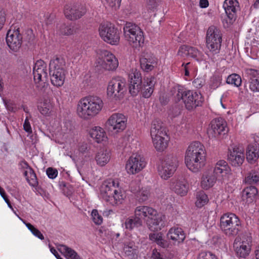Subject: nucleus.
<instances>
[{
    "instance_id": "f257e3e1",
    "label": "nucleus",
    "mask_w": 259,
    "mask_h": 259,
    "mask_svg": "<svg viewBox=\"0 0 259 259\" xmlns=\"http://www.w3.org/2000/svg\"><path fill=\"white\" fill-rule=\"evenodd\" d=\"M230 175V168L227 162L224 160H219L213 169H209L203 174L201 186L203 189L208 190L214 185L217 180H228Z\"/></svg>"
},
{
    "instance_id": "f03ea898",
    "label": "nucleus",
    "mask_w": 259,
    "mask_h": 259,
    "mask_svg": "<svg viewBox=\"0 0 259 259\" xmlns=\"http://www.w3.org/2000/svg\"><path fill=\"white\" fill-rule=\"evenodd\" d=\"M205 157L204 146L199 142H193L186 150L185 158L186 164L192 171L198 172L204 166Z\"/></svg>"
},
{
    "instance_id": "7ed1b4c3",
    "label": "nucleus",
    "mask_w": 259,
    "mask_h": 259,
    "mask_svg": "<svg viewBox=\"0 0 259 259\" xmlns=\"http://www.w3.org/2000/svg\"><path fill=\"white\" fill-rule=\"evenodd\" d=\"M134 214L135 217L142 221V220L146 221L149 228L151 231L160 230L164 226L165 216L158 213L155 209L150 206H138L135 208Z\"/></svg>"
},
{
    "instance_id": "20e7f679",
    "label": "nucleus",
    "mask_w": 259,
    "mask_h": 259,
    "mask_svg": "<svg viewBox=\"0 0 259 259\" xmlns=\"http://www.w3.org/2000/svg\"><path fill=\"white\" fill-rule=\"evenodd\" d=\"M103 107L102 99L97 97L90 96L80 99L77 105V115L85 119H91L96 116Z\"/></svg>"
},
{
    "instance_id": "39448f33",
    "label": "nucleus",
    "mask_w": 259,
    "mask_h": 259,
    "mask_svg": "<svg viewBox=\"0 0 259 259\" xmlns=\"http://www.w3.org/2000/svg\"><path fill=\"white\" fill-rule=\"evenodd\" d=\"M170 93L176 101L182 100L188 110H192L197 107L201 106L203 102V98L200 93L186 90L179 85L174 87L170 90Z\"/></svg>"
},
{
    "instance_id": "423d86ee",
    "label": "nucleus",
    "mask_w": 259,
    "mask_h": 259,
    "mask_svg": "<svg viewBox=\"0 0 259 259\" xmlns=\"http://www.w3.org/2000/svg\"><path fill=\"white\" fill-rule=\"evenodd\" d=\"M118 186V181L112 179L104 181L101 186V197L112 205L121 204L124 199V195Z\"/></svg>"
},
{
    "instance_id": "0eeeda50",
    "label": "nucleus",
    "mask_w": 259,
    "mask_h": 259,
    "mask_svg": "<svg viewBox=\"0 0 259 259\" xmlns=\"http://www.w3.org/2000/svg\"><path fill=\"white\" fill-rule=\"evenodd\" d=\"M49 66L52 84L57 87H61L67 73L65 60L62 57H56L51 60Z\"/></svg>"
},
{
    "instance_id": "6e6552de",
    "label": "nucleus",
    "mask_w": 259,
    "mask_h": 259,
    "mask_svg": "<svg viewBox=\"0 0 259 259\" xmlns=\"http://www.w3.org/2000/svg\"><path fill=\"white\" fill-rule=\"evenodd\" d=\"M33 78L39 94H48L50 91L48 84L47 65L42 60H37L33 67Z\"/></svg>"
},
{
    "instance_id": "1a4fd4ad",
    "label": "nucleus",
    "mask_w": 259,
    "mask_h": 259,
    "mask_svg": "<svg viewBox=\"0 0 259 259\" xmlns=\"http://www.w3.org/2000/svg\"><path fill=\"white\" fill-rule=\"evenodd\" d=\"M220 228L228 236L236 235L240 230V222L234 213H225L220 218Z\"/></svg>"
},
{
    "instance_id": "9d476101",
    "label": "nucleus",
    "mask_w": 259,
    "mask_h": 259,
    "mask_svg": "<svg viewBox=\"0 0 259 259\" xmlns=\"http://www.w3.org/2000/svg\"><path fill=\"white\" fill-rule=\"evenodd\" d=\"M123 32L125 39L133 47L137 48L144 43L143 32L135 24L126 23L123 27Z\"/></svg>"
},
{
    "instance_id": "9b49d317",
    "label": "nucleus",
    "mask_w": 259,
    "mask_h": 259,
    "mask_svg": "<svg viewBox=\"0 0 259 259\" xmlns=\"http://www.w3.org/2000/svg\"><path fill=\"white\" fill-rule=\"evenodd\" d=\"M126 82L121 76L113 77L109 82L107 87V95L115 100L122 99L126 91Z\"/></svg>"
},
{
    "instance_id": "f8f14e48",
    "label": "nucleus",
    "mask_w": 259,
    "mask_h": 259,
    "mask_svg": "<svg viewBox=\"0 0 259 259\" xmlns=\"http://www.w3.org/2000/svg\"><path fill=\"white\" fill-rule=\"evenodd\" d=\"M206 46L213 54L219 53L222 42V34L219 28L211 26L208 29L206 34Z\"/></svg>"
},
{
    "instance_id": "ddd939ff",
    "label": "nucleus",
    "mask_w": 259,
    "mask_h": 259,
    "mask_svg": "<svg viewBox=\"0 0 259 259\" xmlns=\"http://www.w3.org/2000/svg\"><path fill=\"white\" fill-rule=\"evenodd\" d=\"M99 33L102 39L112 45H117L119 41L118 30L110 23H102L99 27Z\"/></svg>"
},
{
    "instance_id": "4468645a",
    "label": "nucleus",
    "mask_w": 259,
    "mask_h": 259,
    "mask_svg": "<svg viewBox=\"0 0 259 259\" xmlns=\"http://www.w3.org/2000/svg\"><path fill=\"white\" fill-rule=\"evenodd\" d=\"M178 161L172 156H168L161 162L159 166L158 171L161 177L167 180L172 176L176 170Z\"/></svg>"
},
{
    "instance_id": "2eb2a0df",
    "label": "nucleus",
    "mask_w": 259,
    "mask_h": 259,
    "mask_svg": "<svg viewBox=\"0 0 259 259\" xmlns=\"http://www.w3.org/2000/svg\"><path fill=\"white\" fill-rule=\"evenodd\" d=\"M127 118L121 113H114L106 122L108 130L114 133L123 131L126 127Z\"/></svg>"
},
{
    "instance_id": "dca6fc26",
    "label": "nucleus",
    "mask_w": 259,
    "mask_h": 259,
    "mask_svg": "<svg viewBox=\"0 0 259 259\" xmlns=\"http://www.w3.org/2000/svg\"><path fill=\"white\" fill-rule=\"evenodd\" d=\"M118 66V61L115 56L107 51L102 52L101 57L97 61V66L106 70H114Z\"/></svg>"
},
{
    "instance_id": "f3484780",
    "label": "nucleus",
    "mask_w": 259,
    "mask_h": 259,
    "mask_svg": "<svg viewBox=\"0 0 259 259\" xmlns=\"http://www.w3.org/2000/svg\"><path fill=\"white\" fill-rule=\"evenodd\" d=\"M145 166L144 157L139 154H134L127 161L125 169L128 174L134 175L141 171Z\"/></svg>"
},
{
    "instance_id": "a211bd4d",
    "label": "nucleus",
    "mask_w": 259,
    "mask_h": 259,
    "mask_svg": "<svg viewBox=\"0 0 259 259\" xmlns=\"http://www.w3.org/2000/svg\"><path fill=\"white\" fill-rule=\"evenodd\" d=\"M227 132V123L222 118L212 120L207 129V134L210 138H219Z\"/></svg>"
},
{
    "instance_id": "6ab92c4d",
    "label": "nucleus",
    "mask_w": 259,
    "mask_h": 259,
    "mask_svg": "<svg viewBox=\"0 0 259 259\" xmlns=\"http://www.w3.org/2000/svg\"><path fill=\"white\" fill-rule=\"evenodd\" d=\"M6 42L9 48L14 52H18L21 47L22 36L19 28L10 29L7 34Z\"/></svg>"
},
{
    "instance_id": "aec40b11",
    "label": "nucleus",
    "mask_w": 259,
    "mask_h": 259,
    "mask_svg": "<svg viewBox=\"0 0 259 259\" xmlns=\"http://www.w3.org/2000/svg\"><path fill=\"white\" fill-rule=\"evenodd\" d=\"M251 239L242 240L241 238H235L233 247L236 255L240 257L245 258L250 253L251 250Z\"/></svg>"
},
{
    "instance_id": "412c9836",
    "label": "nucleus",
    "mask_w": 259,
    "mask_h": 259,
    "mask_svg": "<svg viewBox=\"0 0 259 259\" xmlns=\"http://www.w3.org/2000/svg\"><path fill=\"white\" fill-rule=\"evenodd\" d=\"M85 13L86 10L83 6L77 5H66L64 9L65 16L70 20L78 19L83 16Z\"/></svg>"
},
{
    "instance_id": "4be33fe9",
    "label": "nucleus",
    "mask_w": 259,
    "mask_h": 259,
    "mask_svg": "<svg viewBox=\"0 0 259 259\" xmlns=\"http://www.w3.org/2000/svg\"><path fill=\"white\" fill-rule=\"evenodd\" d=\"M130 78L129 92L133 96H135L142 89L141 74L137 70H133L130 74Z\"/></svg>"
},
{
    "instance_id": "5701e85b",
    "label": "nucleus",
    "mask_w": 259,
    "mask_h": 259,
    "mask_svg": "<svg viewBox=\"0 0 259 259\" xmlns=\"http://www.w3.org/2000/svg\"><path fill=\"white\" fill-rule=\"evenodd\" d=\"M228 160L233 166H239L244 160L243 149L239 147H235L230 150L228 155Z\"/></svg>"
},
{
    "instance_id": "b1692460",
    "label": "nucleus",
    "mask_w": 259,
    "mask_h": 259,
    "mask_svg": "<svg viewBox=\"0 0 259 259\" xmlns=\"http://www.w3.org/2000/svg\"><path fill=\"white\" fill-rule=\"evenodd\" d=\"M223 8L229 19V23L231 24L236 19L237 11L239 10V3L237 0H225Z\"/></svg>"
},
{
    "instance_id": "393cba45",
    "label": "nucleus",
    "mask_w": 259,
    "mask_h": 259,
    "mask_svg": "<svg viewBox=\"0 0 259 259\" xmlns=\"http://www.w3.org/2000/svg\"><path fill=\"white\" fill-rule=\"evenodd\" d=\"M249 83V89L253 92H259V70L247 68L245 70Z\"/></svg>"
},
{
    "instance_id": "a878e982",
    "label": "nucleus",
    "mask_w": 259,
    "mask_h": 259,
    "mask_svg": "<svg viewBox=\"0 0 259 259\" xmlns=\"http://www.w3.org/2000/svg\"><path fill=\"white\" fill-rule=\"evenodd\" d=\"M170 187L176 193L181 196H184L187 193L188 185L186 181L183 178L172 179Z\"/></svg>"
},
{
    "instance_id": "bb28decb",
    "label": "nucleus",
    "mask_w": 259,
    "mask_h": 259,
    "mask_svg": "<svg viewBox=\"0 0 259 259\" xmlns=\"http://www.w3.org/2000/svg\"><path fill=\"white\" fill-rule=\"evenodd\" d=\"M178 55L182 57H190L198 60L201 57V53L196 48L189 46H181L178 52Z\"/></svg>"
},
{
    "instance_id": "cd10ccee",
    "label": "nucleus",
    "mask_w": 259,
    "mask_h": 259,
    "mask_svg": "<svg viewBox=\"0 0 259 259\" xmlns=\"http://www.w3.org/2000/svg\"><path fill=\"white\" fill-rule=\"evenodd\" d=\"M167 131L162 122L158 119H154L152 123L150 129L151 138L159 136H166Z\"/></svg>"
},
{
    "instance_id": "c85d7f7f",
    "label": "nucleus",
    "mask_w": 259,
    "mask_h": 259,
    "mask_svg": "<svg viewBox=\"0 0 259 259\" xmlns=\"http://www.w3.org/2000/svg\"><path fill=\"white\" fill-rule=\"evenodd\" d=\"M110 157V150L107 148H103L100 149L97 153L95 159L97 164L103 166L109 161Z\"/></svg>"
},
{
    "instance_id": "c756f323",
    "label": "nucleus",
    "mask_w": 259,
    "mask_h": 259,
    "mask_svg": "<svg viewBox=\"0 0 259 259\" xmlns=\"http://www.w3.org/2000/svg\"><path fill=\"white\" fill-rule=\"evenodd\" d=\"M167 237L178 243L183 242L185 234L181 228H171L167 233Z\"/></svg>"
},
{
    "instance_id": "7c9ffc66",
    "label": "nucleus",
    "mask_w": 259,
    "mask_h": 259,
    "mask_svg": "<svg viewBox=\"0 0 259 259\" xmlns=\"http://www.w3.org/2000/svg\"><path fill=\"white\" fill-rule=\"evenodd\" d=\"M155 149L159 151H162L167 146L168 138L167 136H159L151 138Z\"/></svg>"
},
{
    "instance_id": "2f4dec72",
    "label": "nucleus",
    "mask_w": 259,
    "mask_h": 259,
    "mask_svg": "<svg viewBox=\"0 0 259 259\" xmlns=\"http://www.w3.org/2000/svg\"><path fill=\"white\" fill-rule=\"evenodd\" d=\"M145 82L146 83V84H142V88H144L143 96L144 97L147 98H149L152 95L156 81L154 77L151 76L147 77Z\"/></svg>"
},
{
    "instance_id": "473e14b6",
    "label": "nucleus",
    "mask_w": 259,
    "mask_h": 259,
    "mask_svg": "<svg viewBox=\"0 0 259 259\" xmlns=\"http://www.w3.org/2000/svg\"><path fill=\"white\" fill-rule=\"evenodd\" d=\"M259 147L257 144L250 145L246 150V158L250 163L255 161L258 158Z\"/></svg>"
},
{
    "instance_id": "72a5a7b5",
    "label": "nucleus",
    "mask_w": 259,
    "mask_h": 259,
    "mask_svg": "<svg viewBox=\"0 0 259 259\" xmlns=\"http://www.w3.org/2000/svg\"><path fill=\"white\" fill-rule=\"evenodd\" d=\"M257 194V190L254 186L246 187L242 192V199L246 202L251 203L255 198Z\"/></svg>"
},
{
    "instance_id": "f704fd0d",
    "label": "nucleus",
    "mask_w": 259,
    "mask_h": 259,
    "mask_svg": "<svg viewBox=\"0 0 259 259\" xmlns=\"http://www.w3.org/2000/svg\"><path fill=\"white\" fill-rule=\"evenodd\" d=\"M57 247L59 251L63 253L67 258L82 259L74 250L65 245L59 244Z\"/></svg>"
},
{
    "instance_id": "c9c22d12",
    "label": "nucleus",
    "mask_w": 259,
    "mask_h": 259,
    "mask_svg": "<svg viewBox=\"0 0 259 259\" xmlns=\"http://www.w3.org/2000/svg\"><path fill=\"white\" fill-rule=\"evenodd\" d=\"M90 136L97 143L102 142L107 139L106 134L104 129L98 126L95 127L90 131Z\"/></svg>"
},
{
    "instance_id": "e433bc0d",
    "label": "nucleus",
    "mask_w": 259,
    "mask_h": 259,
    "mask_svg": "<svg viewBox=\"0 0 259 259\" xmlns=\"http://www.w3.org/2000/svg\"><path fill=\"white\" fill-rule=\"evenodd\" d=\"M50 92V91L48 93ZM40 94L43 96V99L42 101L38 106V109L42 114L46 115L50 112L52 108V104L51 103L50 100L48 98H46L48 95L49 93L44 95L41 94Z\"/></svg>"
},
{
    "instance_id": "4c0bfd02",
    "label": "nucleus",
    "mask_w": 259,
    "mask_h": 259,
    "mask_svg": "<svg viewBox=\"0 0 259 259\" xmlns=\"http://www.w3.org/2000/svg\"><path fill=\"white\" fill-rule=\"evenodd\" d=\"M141 68L147 72L151 71L157 64V60L154 57L143 58L140 59Z\"/></svg>"
},
{
    "instance_id": "58836bf2",
    "label": "nucleus",
    "mask_w": 259,
    "mask_h": 259,
    "mask_svg": "<svg viewBox=\"0 0 259 259\" xmlns=\"http://www.w3.org/2000/svg\"><path fill=\"white\" fill-rule=\"evenodd\" d=\"M149 239L162 248H166L169 246L168 243L163 238L161 233H151L149 234Z\"/></svg>"
},
{
    "instance_id": "ea45409f",
    "label": "nucleus",
    "mask_w": 259,
    "mask_h": 259,
    "mask_svg": "<svg viewBox=\"0 0 259 259\" xmlns=\"http://www.w3.org/2000/svg\"><path fill=\"white\" fill-rule=\"evenodd\" d=\"M26 169L24 172V175L30 185L35 186L37 185V179L33 170L30 167L26 162H24Z\"/></svg>"
},
{
    "instance_id": "a19ab883",
    "label": "nucleus",
    "mask_w": 259,
    "mask_h": 259,
    "mask_svg": "<svg viewBox=\"0 0 259 259\" xmlns=\"http://www.w3.org/2000/svg\"><path fill=\"white\" fill-rule=\"evenodd\" d=\"M126 229L130 230H133L135 227H139L142 225V221L137 217L127 218L124 223Z\"/></svg>"
},
{
    "instance_id": "79ce46f5",
    "label": "nucleus",
    "mask_w": 259,
    "mask_h": 259,
    "mask_svg": "<svg viewBox=\"0 0 259 259\" xmlns=\"http://www.w3.org/2000/svg\"><path fill=\"white\" fill-rule=\"evenodd\" d=\"M245 183L248 184H255L259 181V172L252 169L248 172L244 180Z\"/></svg>"
},
{
    "instance_id": "37998d69",
    "label": "nucleus",
    "mask_w": 259,
    "mask_h": 259,
    "mask_svg": "<svg viewBox=\"0 0 259 259\" xmlns=\"http://www.w3.org/2000/svg\"><path fill=\"white\" fill-rule=\"evenodd\" d=\"M208 201V197L204 191H200L197 193L195 202L197 207L200 208L206 204Z\"/></svg>"
},
{
    "instance_id": "c03bdc74",
    "label": "nucleus",
    "mask_w": 259,
    "mask_h": 259,
    "mask_svg": "<svg viewBox=\"0 0 259 259\" xmlns=\"http://www.w3.org/2000/svg\"><path fill=\"white\" fill-rule=\"evenodd\" d=\"M226 82L228 84H234L238 87L241 85L242 80L241 77L237 74H232L227 78Z\"/></svg>"
},
{
    "instance_id": "a18cd8bd",
    "label": "nucleus",
    "mask_w": 259,
    "mask_h": 259,
    "mask_svg": "<svg viewBox=\"0 0 259 259\" xmlns=\"http://www.w3.org/2000/svg\"><path fill=\"white\" fill-rule=\"evenodd\" d=\"M149 196L150 191L149 189L147 188H142L136 194L138 201L141 202H144L148 200Z\"/></svg>"
},
{
    "instance_id": "49530a36",
    "label": "nucleus",
    "mask_w": 259,
    "mask_h": 259,
    "mask_svg": "<svg viewBox=\"0 0 259 259\" xmlns=\"http://www.w3.org/2000/svg\"><path fill=\"white\" fill-rule=\"evenodd\" d=\"M59 32L61 34L68 35L73 34L75 31L73 26L62 24L59 27Z\"/></svg>"
},
{
    "instance_id": "de8ad7c7",
    "label": "nucleus",
    "mask_w": 259,
    "mask_h": 259,
    "mask_svg": "<svg viewBox=\"0 0 259 259\" xmlns=\"http://www.w3.org/2000/svg\"><path fill=\"white\" fill-rule=\"evenodd\" d=\"M24 223L26 225L27 228L31 232V233L36 237H38L39 239L41 240L44 239V237L41 233L36 228H35L33 225H32L30 223H26L24 222Z\"/></svg>"
},
{
    "instance_id": "09e8293b",
    "label": "nucleus",
    "mask_w": 259,
    "mask_h": 259,
    "mask_svg": "<svg viewBox=\"0 0 259 259\" xmlns=\"http://www.w3.org/2000/svg\"><path fill=\"white\" fill-rule=\"evenodd\" d=\"M222 79L220 77L213 76L211 78L210 82V87L211 89L215 90L221 84Z\"/></svg>"
},
{
    "instance_id": "8fccbe9b",
    "label": "nucleus",
    "mask_w": 259,
    "mask_h": 259,
    "mask_svg": "<svg viewBox=\"0 0 259 259\" xmlns=\"http://www.w3.org/2000/svg\"><path fill=\"white\" fill-rule=\"evenodd\" d=\"M92 217L93 222L97 225H101L103 222V219L96 209H94L92 212Z\"/></svg>"
},
{
    "instance_id": "3c124183",
    "label": "nucleus",
    "mask_w": 259,
    "mask_h": 259,
    "mask_svg": "<svg viewBox=\"0 0 259 259\" xmlns=\"http://www.w3.org/2000/svg\"><path fill=\"white\" fill-rule=\"evenodd\" d=\"M197 259H217L214 254L209 251H202L198 255Z\"/></svg>"
},
{
    "instance_id": "603ef678",
    "label": "nucleus",
    "mask_w": 259,
    "mask_h": 259,
    "mask_svg": "<svg viewBox=\"0 0 259 259\" xmlns=\"http://www.w3.org/2000/svg\"><path fill=\"white\" fill-rule=\"evenodd\" d=\"M205 83V80L203 78H196L193 81V85L196 88H201Z\"/></svg>"
},
{
    "instance_id": "864d4df0",
    "label": "nucleus",
    "mask_w": 259,
    "mask_h": 259,
    "mask_svg": "<svg viewBox=\"0 0 259 259\" xmlns=\"http://www.w3.org/2000/svg\"><path fill=\"white\" fill-rule=\"evenodd\" d=\"M47 174L50 179L55 178L58 175V171L52 167H49L47 169Z\"/></svg>"
},
{
    "instance_id": "5fc2aeb1",
    "label": "nucleus",
    "mask_w": 259,
    "mask_h": 259,
    "mask_svg": "<svg viewBox=\"0 0 259 259\" xmlns=\"http://www.w3.org/2000/svg\"><path fill=\"white\" fill-rule=\"evenodd\" d=\"M106 1L110 7L116 9L119 7L121 0H106Z\"/></svg>"
},
{
    "instance_id": "6e6d98bb",
    "label": "nucleus",
    "mask_w": 259,
    "mask_h": 259,
    "mask_svg": "<svg viewBox=\"0 0 259 259\" xmlns=\"http://www.w3.org/2000/svg\"><path fill=\"white\" fill-rule=\"evenodd\" d=\"M23 128L28 134H31L32 132V128L27 117L26 118L23 123Z\"/></svg>"
},
{
    "instance_id": "4d7b16f0",
    "label": "nucleus",
    "mask_w": 259,
    "mask_h": 259,
    "mask_svg": "<svg viewBox=\"0 0 259 259\" xmlns=\"http://www.w3.org/2000/svg\"><path fill=\"white\" fill-rule=\"evenodd\" d=\"M0 194L2 196V197L3 198V199L5 200V202L7 203L8 206L12 209V206L11 204V203L7 198V196L6 194V193L5 192V190L2 187H0Z\"/></svg>"
},
{
    "instance_id": "13d9d810",
    "label": "nucleus",
    "mask_w": 259,
    "mask_h": 259,
    "mask_svg": "<svg viewBox=\"0 0 259 259\" xmlns=\"http://www.w3.org/2000/svg\"><path fill=\"white\" fill-rule=\"evenodd\" d=\"M136 183L132 182L130 185V190L133 193L137 194L140 190L139 186H136Z\"/></svg>"
},
{
    "instance_id": "bf43d9fd",
    "label": "nucleus",
    "mask_w": 259,
    "mask_h": 259,
    "mask_svg": "<svg viewBox=\"0 0 259 259\" xmlns=\"http://www.w3.org/2000/svg\"><path fill=\"white\" fill-rule=\"evenodd\" d=\"M6 21L4 12L0 10V30L3 28Z\"/></svg>"
},
{
    "instance_id": "052dcab7",
    "label": "nucleus",
    "mask_w": 259,
    "mask_h": 259,
    "mask_svg": "<svg viewBox=\"0 0 259 259\" xmlns=\"http://www.w3.org/2000/svg\"><path fill=\"white\" fill-rule=\"evenodd\" d=\"M151 259H166L163 257L159 252H157L156 251L155 252L153 251L152 255L151 256Z\"/></svg>"
},
{
    "instance_id": "680f3d73",
    "label": "nucleus",
    "mask_w": 259,
    "mask_h": 259,
    "mask_svg": "<svg viewBox=\"0 0 259 259\" xmlns=\"http://www.w3.org/2000/svg\"><path fill=\"white\" fill-rule=\"evenodd\" d=\"M159 100L161 104L162 105H165L168 102L167 98L164 95H161L160 96Z\"/></svg>"
},
{
    "instance_id": "e2e57ef3",
    "label": "nucleus",
    "mask_w": 259,
    "mask_h": 259,
    "mask_svg": "<svg viewBox=\"0 0 259 259\" xmlns=\"http://www.w3.org/2000/svg\"><path fill=\"white\" fill-rule=\"evenodd\" d=\"M199 5L201 8H206L208 6L207 0H200Z\"/></svg>"
},
{
    "instance_id": "0e129e2a",
    "label": "nucleus",
    "mask_w": 259,
    "mask_h": 259,
    "mask_svg": "<svg viewBox=\"0 0 259 259\" xmlns=\"http://www.w3.org/2000/svg\"><path fill=\"white\" fill-rule=\"evenodd\" d=\"M190 63H187L186 65H185V75L188 76L189 75V71L188 70L187 66L189 65Z\"/></svg>"
},
{
    "instance_id": "69168bd1",
    "label": "nucleus",
    "mask_w": 259,
    "mask_h": 259,
    "mask_svg": "<svg viewBox=\"0 0 259 259\" xmlns=\"http://www.w3.org/2000/svg\"><path fill=\"white\" fill-rule=\"evenodd\" d=\"M130 249H132V247H130L128 246H126L124 247V250L125 252H131L132 251Z\"/></svg>"
},
{
    "instance_id": "338daca9",
    "label": "nucleus",
    "mask_w": 259,
    "mask_h": 259,
    "mask_svg": "<svg viewBox=\"0 0 259 259\" xmlns=\"http://www.w3.org/2000/svg\"><path fill=\"white\" fill-rule=\"evenodd\" d=\"M253 7L255 8H258L259 7V0H256L253 5Z\"/></svg>"
},
{
    "instance_id": "774afa93",
    "label": "nucleus",
    "mask_w": 259,
    "mask_h": 259,
    "mask_svg": "<svg viewBox=\"0 0 259 259\" xmlns=\"http://www.w3.org/2000/svg\"><path fill=\"white\" fill-rule=\"evenodd\" d=\"M255 253L256 258L259 259V246H258V248L256 250Z\"/></svg>"
}]
</instances>
